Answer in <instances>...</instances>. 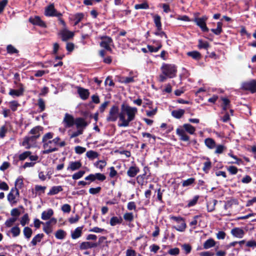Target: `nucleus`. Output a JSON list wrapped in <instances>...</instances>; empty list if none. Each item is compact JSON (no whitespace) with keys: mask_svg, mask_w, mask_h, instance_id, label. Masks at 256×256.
Instances as JSON below:
<instances>
[{"mask_svg":"<svg viewBox=\"0 0 256 256\" xmlns=\"http://www.w3.org/2000/svg\"><path fill=\"white\" fill-rule=\"evenodd\" d=\"M138 108L130 106L128 104H122L120 106L119 127H128L130 123L134 120L138 114Z\"/></svg>","mask_w":256,"mask_h":256,"instance_id":"1","label":"nucleus"},{"mask_svg":"<svg viewBox=\"0 0 256 256\" xmlns=\"http://www.w3.org/2000/svg\"><path fill=\"white\" fill-rule=\"evenodd\" d=\"M54 134L52 132H48L46 134L42 137V142L43 143V148L44 150L43 154H48L57 151L58 142L60 140L59 137H56L53 140Z\"/></svg>","mask_w":256,"mask_h":256,"instance_id":"2","label":"nucleus"},{"mask_svg":"<svg viewBox=\"0 0 256 256\" xmlns=\"http://www.w3.org/2000/svg\"><path fill=\"white\" fill-rule=\"evenodd\" d=\"M190 134H194L196 131L194 126L189 124H184L182 126H180L176 130V134L180 136V139L184 142L188 141L190 137L186 134L185 132Z\"/></svg>","mask_w":256,"mask_h":256,"instance_id":"3","label":"nucleus"},{"mask_svg":"<svg viewBox=\"0 0 256 256\" xmlns=\"http://www.w3.org/2000/svg\"><path fill=\"white\" fill-rule=\"evenodd\" d=\"M162 73L168 78H173L176 76L177 70L174 64H163L161 67Z\"/></svg>","mask_w":256,"mask_h":256,"instance_id":"4","label":"nucleus"},{"mask_svg":"<svg viewBox=\"0 0 256 256\" xmlns=\"http://www.w3.org/2000/svg\"><path fill=\"white\" fill-rule=\"evenodd\" d=\"M120 112L119 107L116 104H114L110 108L108 114L106 116V121L108 122H115L118 118L120 119Z\"/></svg>","mask_w":256,"mask_h":256,"instance_id":"5","label":"nucleus"},{"mask_svg":"<svg viewBox=\"0 0 256 256\" xmlns=\"http://www.w3.org/2000/svg\"><path fill=\"white\" fill-rule=\"evenodd\" d=\"M170 220H174L177 224H180L178 226H174L172 228L176 230L177 231L183 232L185 230L186 225L184 219L180 216H172L170 217Z\"/></svg>","mask_w":256,"mask_h":256,"instance_id":"6","label":"nucleus"},{"mask_svg":"<svg viewBox=\"0 0 256 256\" xmlns=\"http://www.w3.org/2000/svg\"><path fill=\"white\" fill-rule=\"evenodd\" d=\"M19 194L18 190L16 188H12L8 194V200L12 205L16 204L17 198L19 196Z\"/></svg>","mask_w":256,"mask_h":256,"instance_id":"7","label":"nucleus"},{"mask_svg":"<svg viewBox=\"0 0 256 256\" xmlns=\"http://www.w3.org/2000/svg\"><path fill=\"white\" fill-rule=\"evenodd\" d=\"M208 19V16H204L201 18H195L194 22L201 28L202 32H208L209 30L206 25V22Z\"/></svg>","mask_w":256,"mask_h":256,"instance_id":"8","label":"nucleus"},{"mask_svg":"<svg viewBox=\"0 0 256 256\" xmlns=\"http://www.w3.org/2000/svg\"><path fill=\"white\" fill-rule=\"evenodd\" d=\"M242 88L244 90H250L252 93L256 92V80H252L242 84Z\"/></svg>","mask_w":256,"mask_h":256,"instance_id":"9","label":"nucleus"},{"mask_svg":"<svg viewBox=\"0 0 256 256\" xmlns=\"http://www.w3.org/2000/svg\"><path fill=\"white\" fill-rule=\"evenodd\" d=\"M101 47L104 48L106 50L111 52L110 46H113L112 40L108 36L102 38V40L100 42Z\"/></svg>","mask_w":256,"mask_h":256,"instance_id":"10","label":"nucleus"},{"mask_svg":"<svg viewBox=\"0 0 256 256\" xmlns=\"http://www.w3.org/2000/svg\"><path fill=\"white\" fill-rule=\"evenodd\" d=\"M44 14L46 16H61V14L57 12V11L54 8V4H50L46 7Z\"/></svg>","mask_w":256,"mask_h":256,"instance_id":"11","label":"nucleus"},{"mask_svg":"<svg viewBox=\"0 0 256 256\" xmlns=\"http://www.w3.org/2000/svg\"><path fill=\"white\" fill-rule=\"evenodd\" d=\"M75 119L74 117L66 113L64 115L62 122L64 124V126L66 128H70L74 124Z\"/></svg>","mask_w":256,"mask_h":256,"instance_id":"12","label":"nucleus"},{"mask_svg":"<svg viewBox=\"0 0 256 256\" xmlns=\"http://www.w3.org/2000/svg\"><path fill=\"white\" fill-rule=\"evenodd\" d=\"M18 87V90L10 89L8 92L9 95L12 96L13 98L22 96L24 92L23 85L22 84H20Z\"/></svg>","mask_w":256,"mask_h":256,"instance_id":"13","label":"nucleus"},{"mask_svg":"<svg viewBox=\"0 0 256 256\" xmlns=\"http://www.w3.org/2000/svg\"><path fill=\"white\" fill-rule=\"evenodd\" d=\"M29 22L34 25L38 26L41 28H46V23L42 20L38 16H34V17H30L29 18Z\"/></svg>","mask_w":256,"mask_h":256,"instance_id":"14","label":"nucleus"},{"mask_svg":"<svg viewBox=\"0 0 256 256\" xmlns=\"http://www.w3.org/2000/svg\"><path fill=\"white\" fill-rule=\"evenodd\" d=\"M60 35L63 41H66L74 36V33L67 29H64L60 32Z\"/></svg>","mask_w":256,"mask_h":256,"instance_id":"15","label":"nucleus"},{"mask_svg":"<svg viewBox=\"0 0 256 256\" xmlns=\"http://www.w3.org/2000/svg\"><path fill=\"white\" fill-rule=\"evenodd\" d=\"M231 234L236 238H242L244 237L245 232L240 228H234L231 230Z\"/></svg>","mask_w":256,"mask_h":256,"instance_id":"16","label":"nucleus"},{"mask_svg":"<svg viewBox=\"0 0 256 256\" xmlns=\"http://www.w3.org/2000/svg\"><path fill=\"white\" fill-rule=\"evenodd\" d=\"M74 124L76 126L77 129L82 130L83 132L84 128L87 126V123L84 118H78L75 119Z\"/></svg>","mask_w":256,"mask_h":256,"instance_id":"17","label":"nucleus"},{"mask_svg":"<svg viewBox=\"0 0 256 256\" xmlns=\"http://www.w3.org/2000/svg\"><path fill=\"white\" fill-rule=\"evenodd\" d=\"M77 91L82 100H86L90 96V92L88 89L78 86L77 88Z\"/></svg>","mask_w":256,"mask_h":256,"instance_id":"18","label":"nucleus"},{"mask_svg":"<svg viewBox=\"0 0 256 256\" xmlns=\"http://www.w3.org/2000/svg\"><path fill=\"white\" fill-rule=\"evenodd\" d=\"M98 246V244L96 242H84L80 244V250H87L88 248H96Z\"/></svg>","mask_w":256,"mask_h":256,"instance_id":"19","label":"nucleus"},{"mask_svg":"<svg viewBox=\"0 0 256 256\" xmlns=\"http://www.w3.org/2000/svg\"><path fill=\"white\" fill-rule=\"evenodd\" d=\"M82 166V164L80 161L70 162L67 170L74 171L78 170Z\"/></svg>","mask_w":256,"mask_h":256,"instance_id":"20","label":"nucleus"},{"mask_svg":"<svg viewBox=\"0 0 256 256\" xmlns=\"http://www.w3.org/2000/svg\"><path fill=\"white\" fill-rule=\"evenodd\" d=\"M83 226L76 228L74 231L71 232V237L73 240L80 238L82 234Z\"/></svg>","mask_w":256,"mask_h":256,"instance_id":"21","label":"nucleus"},{"mask_svg":"<svg viewBox=\"0 0 256 256\" xmlns=\"http://www.w3.org/2000/svg\"><path fill=\"white\" fill-rule=\"evenodd\" d=\"M36 139L37 138L33 136H26L24 138L22 144L23 146H26V148H28L30 146L31 143Z\"/></svg>","mask_w":256,"mask_h":256,"instance_id":"22","label":"nucleus"},{"mask_svg":"<svg viewBox=\"0 0 256 256\" xmlns=\"http://www.w3.org/2000/svg\"><path fill=\"white\" fill-rule=\"evenodd\" d=\"M140 172V169L136 166H130L127 171V174L131 178L134 177Z\"/></svg>","mask_w":256,"mask_h":256,"instance_id":"23","label":"nucleus"},{"mask_svg":"<svg viewBox=\"0 0 256 256\" xmlns=\"http://www.w3.org/2000/svg\"><path fill=\"white\" fill-rule=\"evenodd\" d=\"M84 18L82 12L76 13L72 16V20L74 21V26H76Z\"/></svg>","mask_w":256,"mask_h":256,"instance_id":"24","label":"nucleus"},{"mask_svg":"<svg viewBox=\"0 0 256 256\" xmlns=\"http://www.w3.org/2000/svg\"><path fill=\"white\" fill-rule=\"evenodd\" d=\"M8 233H10L12 237L16 238L20 236V229L18 227V225H16L12 227L11 229L8 231V233L7 234L8 236L9 234Z\"/></svg>","mask_w":256,"mask_h":256,"instance_id":"25","label":"nucleus"},{"mask_svg":"<svg viewBox=\"0 0 256 256\" xmlns=\"http://www.w3.org/2000/svg\"><path fill=\"white\" fill-rule=\"evenodd\" d=\"M42 127L40 126H36L32 128L30 131V134H32L36 138L40 136V132L42 130Z\"/></svg>","mask_w":256,"mask_h":256,"instance_id":"26","label":"nucleus"},{"mask_svg":"<svg viewBox=\"0 0 256 256\" xmlns=\"http://www.w3.org/2000/svg\"><path fill=\"white\" fill-rule=\"evenodd\" d=\"M44 235L43 234H38L34 236L30 242V244L35 246L38 243L40 242L43 238Z\"/></svg>","mask_w":256,"mask_h":256,"instance_id":"27","label":"nucleus"},{"mask_svg":"<svg viewBox=\"0 0 256 256\" xmlns=\"http://www.w3.org/2000/svg\"><path fill=\"white\" fill-rule=\"evenodd\" d=\"M53 214V210L51 208H49L47 210L44 211L42 212L41 218L43 220H48L50 219Z\"/></svg>","mask_w":256,"mask_h":256,"instance_id":"28","label":"nucleus"},{"mask_svg":"<svg viewBox=\"0 0 256 256\" xmlns=\"http://www.w3.org/2000/svg\"><path fill=\"white\" fill-rule=\"evenodd\" d=\"M63 190L62 186H54L50 190L48 194L49 196L54 195L58 194V192Z\"/></svg>","mask_w":256,"mask_h":256,"instance_id":"29","label":"nucleus"},{"mask_svg":"<svg viewBox=\"0 0 256 256\" xmlns=\"http://www.w3.org/2000/svg\"><path fill=\"white\" fill-rule=\"evenodd\" d=\"M122 217L113 216L112 217L110 221V224L112 226H115L116 224H122Z\"/></svg>","mask_w":256,"mask_h":256,"instance_id":"30","label":"nucleus"},{"mask_svg":"<svg viewBox=\"0 0 256 256\" xmlns=\"http://www.w3.org/2000/svg\"><path fill=\"white\" fill-rule=\"evenodd\" d=\"M185 111L182 109L174 110L172 112V115L176 118H180L184 114Z\"/></svg>","mask_w":256,"mask_h":256,"instance_id":"31","label":"nucleus"},{"mask_svg":"<svg viewBox=\"0 0 256 256\" xmlns=\"http://www.w3.org/2000/svg\"><path fill=\"white\" fill-rule=\"evenodd\" d=\"M216 245V242L212 238L207 240L203 244L204 249H208L214 247Z\"/></svg>","mask_w":256,"mask_h":256,"instance_id":"32","label":"nucleus"},{"mask_svg":"<svg viewBox=\"0 0 256 256\" xmlns=\"http://www.w3.org/2000/svg\"><path fill=\"white\" fill-rule=\"evenodd\" d=\"M206 146L210 149H213L216 146L215 141L211 138H207L204 140Z\"/></svg>","mask_w":256,"mask_h":256,"instance_id":"33","label":"nucleus"},{"mask_svg":"<svg viewBox=\"0 0 256 256\" xmlns=\"http://www.w3.org/2000/svg\"><path fill=\"white\" fill-rule=\"evenodd\" d=\"M154 21L155 24L158 30H162V24L160 22V16L158 14L154 15Z\"/></svg>","mask_w":256,"mask_h":256,"instance_id":"34","label":"nucleus"},{"mask_svg":"<svg viewBox=\"0 0 256 256\" xmlns=\"http://www.w3.org/2000/svg\"><path fill=\"white\" fill-rule=\"evenodd\" d=\"M94 164L95 167L102 171L106 165V160H99L94 162Z\"/></svg>","mask_w":256,"mask_h":256,"instance_id":"35","label":"nucleus"},{"mask_svg":"<svg viewBox=\"0 0 256 256\" xmlns=\"http://www.w3.org/2000/svg\"><path fill=\"white\" fill-rule=\"evenodd\" d=\"M23 234L24 238L27 240H29L32 234V230L30 228L26 226L23 230Z\"/></svg>","mask_w":256,"mask_h":256,"instance_id":"36","label":"nucleus"},{"mask_svg":"<svg viewBox=\"0 0 256 256\" xmlns=\"http://www.w3.org/2000/svg\"><path fill=\"white\" fill-rule=\"evenodd\" d=\"M195 182V178H190L182 181V184L183 187H188L193 184Z\"/></svg>","mask_w":256,"mask_h":256,"instance_id":"37","label":"nucleus"},{"mask_svg":"<svg viewBox=\"0 0 256 256\" xmlns=\"http://www.w3.org/2000/svg\"><path fill=\"white\" fill-rule=\"evenodd\" d=\"M66 235V232L62 229L58 230L55 233V236L58 240H63Z\"/></svg>","mask_w":256,"mask_h":256,"instance_id":"38","label":"nucleus"},{"mask_svg":"<svg viewBox=\"0 0 256 256\" xmlns=\"http://www.w3.org/2000/svg\"><path fill=\"white\" fill-rule=\"evenodd\" d=\"M99 154H98L95 151L90 150L86 152V156L91 160H94L97 158H98Z\"/></svg>","mask_w":256,"mask_h":256,"instance_id":"39","label":"nucleus"},{"mask_svg":"<svg viewBox=\"0 0 256 256\" xmlns=\"http://www.w3.org/2000/svg\"><path fill=\"white\" fill-rule=\"evenodd\" d=\"M222 22H218L217 23V28H212L211 31L216 35H219L222 32Z\"/></svg>","mask_w":256,"mask_h":256,"instance_id":"40","label":"nucleus"},{"mask_svg":"<svg viewBox=\"0 0 256 256\" xmlns=\"http://www.w3.org/2000/svg\"><path fill=\"white\" fill-rule=\"evenodd\" d=\"M212 167V163L210 160L209 158H207V161L204 162V166L202 168L203 171L207 174L209 172L210 168Z\"/></svg>","mask_w":256,"mask_h":256,"instance_id":"41","label":"nucleus"},{"mask_svg":"<svg viewBox=\"0 0 256 256\" xmlns=\"http://www.w3.org/2000/svg\"><path fill=\"white\" fill-rule=\"evenodd\" d=\"M188 56L194 59L198 60L200 58L201 56L200 52L196 51L190 52L187 53Z\"/></svg>","mask_w":256,"mask_h":256,"instance_id":"42","label":"nucleus"},{"mask_svg":"<svg viewBox=\"0 0 256 256\" xmlns=\"http://www.w3.org/2000/svg\"><path fill=\"white\" fill-rule=\"evenodd\" d=\"M157 46H158L156 47H154L152 46L148 45L147 47L150 52H157L162 46L161 43L159 42H158Z\"/></svg>","mask_w":256,"mask_h":256,"instance_id":"43","label":"nucleus"},{"mask_svg":"<svg viewBox=\"0 0 256 256\" xmlns=\"http://www.w3.org/2000/svg\"><path fill=\"white\" fill-rule=\"evenodd\" d=\"M217 202V200H214L212 202H209L207 203V209L209 212H212L214 210V207Z\"/></svg>","mask_w":256,"mask_h":256,"instance_id":"44","label":"nucleus"},{"mask_svg":"<svg viewBox=\"0 0 256 256\" xmlns=\"http://www.w3.org/2000/svg\"><path fill=\"white\" fill-rule=\"evenodd\" d=\"M8 126L7 123L0 128V138H4L6 136V134L8 132Z\"/></svg>","mask_w":256,"mask_h":256,"instance_id":"45","label":"nucleus"},{"mask_svg":"<svg viewBox=\"0 0 256 256\" xmlns=\"http://www.w3.org/2000/svg\"><path fill=\"white\" fill-rule=\"evenodd\" d=\"M30 222V218L28 214H24L21 218L20 222L22 226H24L26 224H28Z\"/></svg>","mask_w":256,"mask_h":256,"instance_id":"46","label":"nucleus"},{"mask_svg":"<svg viewBox=\"0 0 256 256\" xmlns=\"http://www.w3.org/2000/svg\"><path fill=\"white\" fill-rule=\"evenodd\" d=\"M20 106V104L16 100H12L10 102V108L13 112L16 111L18 107Z\"/></svg>","mask_w":256,"mask_h":256,"instance_id":"47","label":"nucleus"},{"mask_svg":"<svg viewBox=\"0 0 256 256\" xmlns=\"http://www.w3.org/2000/svg\"><path fill=\"white\" fill-rule=\"evenodd\" d=\"M17 220L18 218L14 217H12L8 219L5 222L6 226L7 227H11Z\"/></svg>","mask_w":256,"mask_h":256,"instance_id":"48","label":"nucleus"},{"mask_svg":"<svg viewBox=\"0 0 256 256\" xmlns=\"http://www.w3.org/2000/svg\"><path fill=\"white\" fill-rule=\"evenodd\" d=\"M6 50L8 53L10 54H16L18 52V50L12 44H8L7 46Z\"/></svg>","mask_w":256,"mask_h":256,"instance_id":"49","label":"nucleus"},{"mask_svg":"<svg viewBox=\"0 0 256 256\" xmlns=\"http://www.w3.org/2000/svg\"><path fill=\"white\" fill-rule=\"evenodd\" d=\"M198 198V196H196L193 198L192 200H188L187 206L188 207L190 208L194 206L197 203Z\"/></svg>","mask_w":256,"mask_h":256,"instance_id":"50","label":"nucleus"},{"mask_svg":"<svg viewBox=\"0 0 256 256\" xmlns=\"http://www.w3.org/2000/svg\"><path fill=\"white\" fill-rule=\"evenodd\" d=\"M134 8L136 10L148 9L149 8V6L147 2H144L140 4H136L134 6Z\"/></svg>","mask_w":256,"mask_h":256,"instance_id":"51","label":"nucleus"},{"mask_svg":"<svg viewBox=\"0 0 256 256\" xmlns=\"http://www.w3.org/2000/svg\"><path fill=\"white\" fill-rule=\"evenodd\" d=\"M23 186V180L20 176L18 177L15 182V186L18 189L21 188Z\"/></svg>","mask_w":256,"mask_h":256,"instance_id":"52","label":"nucleus"},{"mask_svg":"<svg viewBox=\"0 0 256 256\" xmlns=\"http://www.w3.org/2000/svg\"><path fill=\"white\" fill-rule=\"evenodd\" d=\"M222 100L223 102L222 109L224 111H226L229 108L230 101L227 98H222Z\"/></svg>","mask_w":256,"mask_h":256,"instance_id":"53","label":"nucleus"},{"mask_svg":"<svg viewBox=\"0 0 256 256\" xmlns=\"http://www.w3.org/2000/svg\"><path fill=\"white\" fill-rule=\"evenodd\" d=\"M82 34H84L86 32H90L92 31L91 26L90 24H86L83 25L82 26H80V28H82Z\"/></svg>","mask_w":256,"mask_h":256,"instance_id":"54","label":"nucleus"},{"mask_svg":"<svg viewBox=\"0 0 256 256\" xmlns=\"http://www.w3.org/2000/svg\"><path fill=\"white\" fill-rule=\"evenodd\" d=\"M31 154V152L30 151H26L24 152L23 153L20 154L18 156V158L20 160H24L27 158H28L30 155Z\"/></svg>","mask_w":256,"mask_h":256,"instance_id":"55","label":"nucleus"},{"mask_svg":"<svg viewBox=\"0 0 256 256\" xmlns=\"http://www.w3.org/2000/svg\"><path fill=\"white\" fill-rule=\"evenodd\" d=\"M85 174V172L84 170H80L76 173H74L72 176V178L74 180H78L84 176Z\"/></svg>","mask_w":256,"mask_h":256,"instance_id":"56","label":"nucleus"},{"mask_svg":"<svg viewBox=\"0 0 256 256\" xmlns=\"http://www.w3.org/2000/svg\"><path fill=\"white\" fill-rule=\"evenodd\" d=\"M126 256H142L140 254H138L134 250L132 249H128L126 250Z\"/></svg>","mask_w":256,"mask_h":256,"instance_id":"57","label":"nucleus"},{"mask_svg":"<svg viewBox=\"0 0 256 256\" xmlns=\"http://www.w3.org/2000/svg\"><path fill=\"white\" fill-rule=\"evenodd\" d=\"M124 218L128 222H132L134 220V215L131 212H126L124 215Z\"/></svg>","mask_w":256,"mask_h":256,"instance_id":"58","label":"nucleus"},{"mask_svg":"<svg viewBox=\"0 0 256 256\" xmlns=\"http://www.w3.org/2000/svg\"><path fill=\"white\" fill-rule=\"evenodd\" d=\"M216 147V149L215 150V154H221L223 152L224 150H226V147L223 145H218Z\"/></svg>","mask_w":256,"mask_h":256,"instance_id":"59","label":"nucleus"},{"mask_svg":"<svg viewBox=\"0 0 256 256\" xmlns=\"http://www.w3.org/2000/svg\"><path fill=\"white\" fill-rule=\"evenodd\" d=\"M75 152L78 154H81L86 151V148L80 146H76L74 148Z\"/></svg>","mask_w":256,"mask_h":256,"instance_id":"60","label":"nucleus"},{"mask_svg":"<svg viewBox=\"0 0 256 256\" xmlns=\"http://www.w3.org/2000/svg\"><path fill=\"white\" fill-rule=\"evenodd\" d=\"M179 253L180 250L177 248H171L168 251V254L171 256H177L179 254Z\"/></svg>","mask_w":256,"mask_h":256,"instance_id":"61","label":"nucleus"},{"mask_svg":"<svg viewBox=\"0 0 256 256\" xmlns=\"http://www.w3.org/2000/svg\"><path fill=\"white\" fill-rule=\"evenodd\" d=\"M101 189L100 186L96 188H92L89 189V192L92 194H96L100 192Z\"/></svg>","mask_w":256,"mask_h":256,"instance_id":"62","label":"nucleus"},{"mask_svg":"<svg viewBox=\"0 0 256 256\" xmlns=\"http://www.w3.org/2000/svg\"><path fill=\"white\" fill-rule=\"evenodd\" d=\"M38 104L40 109V112H42L45 109V103L42 98H39L38 100Z\"/></svg>","mask_w":256,"mask_h":256,"instance_id":"63","label":"nucleus"},{"mask_svg":"<svg viewBox=\"0 0 256 256\" xmlns=\"http://www.w3.org/2000/svg\"><path fill=\"white\" fill-rule=\"evenodd\" d=\"M109 102H110L108 101H105L104 103H102L100 106L99 107L98 110L100 113H102L104 112L106 108H107Z\"/></svg>","mask_w":256,"mask_h":256,"instance_id":"64","label":"nucleus"}]
</instances>
